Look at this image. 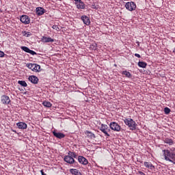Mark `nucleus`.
I'll return each mask as SVG.
<instances>
[{
    "mask_svg": "<svg viewBox=\"0 0 175 175\" xmlns=\"http://www.w3.org/2000/svg\"><path fill=\"white\" fill-rule=\"evenodd\" d=\"M164 159L175 165V148L163 150Z\"/></svg>",
    "mask_w": 175,
    "mask_h": 175,
    "instance_id": "1",
    "label": "nucleus"
},
{
    "mask_svg": "<svg viewBox=\"0 0 175 175\" xmlns=\"http://www.w3.org/2000/svg\"><path fill=\"white\" fill-rule=\"evenodd\" d=\"M68 155H66L64 158V162L66 163H69L70 165H73V163H76L74 158H77V154L75 152H68Z\"/></svg>",
    "mask_w": 175,
    "mask_h": 175,
    "instance_id": "2",
    "label": "nucleus"
},
{
    "mask_svg": "<svg viewBox=\"0 0 175 175\" xmlns=\"http://www.w3.org/2000/svg\"><path fill=\"white\" fill-rule=\"evenodd\" d=\"M123 121L129 128H130L131 131H136V126H137V124L134 121L132 118H124Z\"/></svg>",
    "mask_w": 175,
    "mask_h": 175,
    "instance_id": "3",
    "label": "nucleus"
},
{
    "mask_svg": "<svg viewBox=\"0 0 175 175\" xmlns=\"http://www.w3.org/2000/svg\"><path fill=\"white\" fill-rule=\"evenodd\" d=\"M109 128L111 129V131H114V132L121 131V126H120V124L116 122H111L109 124Z\"/></svg>",
    "mask_w": 175,
    "mask_h": 175,
    "instance_id": "4",
    "label": "nucleus"
},
{
    "mask_svg": "<svg viewBox=\"0 0 175 175\" xmlns=\"http://www.w3.org/2000/svg\"><path fill=\"white\" fill-rule=\"evenodd\" d=\"M26 66L29 69H31V70H33V72H39V70H40V66L36 64H27Z\"/></svg>",
    "mask_w": 175,
    "mask_h": 175,
    "instance_id": "5",
    "label": "nucleus"
},
{
    "mask_svg": "<svg viewBox=\"0 0 175 175\" xmlns=\"http://www.w3.org/2000/svg\"><path fill=\"white\" fill-rule=\"evenodd\" d=\"M125 8L129 12H133L136 10V3L133 1L127 2L125 5Z\"/></svg>",
    "mask_w": 175,
    "mask_h": 175,
    "instance_id": "6",
    "label": "nucleus"
},
{
    "mask_svg": "<svg viewBox=\"0 0 175 175\" xmlns=\"http://www.w3.org/2000/svg\"><path fill=\"white\" fill-rule=\"evenodd\" d=\"M100 131L103 132L105 135V136H107V137H110V134H109L108 132H110V129H109V126L107 124H101V127L100 128Z\"/></svg>",
    "mask_w": 175,
    "mask_h": 175,
    "instance_id": "7",
    "label": "nucleus"
},
{
    "mask_svg": "<svg viewBox=\"0 0 175 175\" xmlns=\"http://www.w3.org/2000/svg\"><path fill=\"white\" fill-rule=\"evenodd\" d=\"M20 20H21V23H23V24H25V25H27V24H29V23H31L29 16H28L27 15L21 16Z\"/></svg>",
    "mask_w": 175,
    "mask_h": 175,
    "instance_id": "8",
    "label": "nucleus"
},
{
    "mask_svg": "<svg viewBox=\"0 0 175 175\" xmlns=\"http://www.w3.org/2000/svg\"><path fill=\"white\" fill-rule=\"evenodd\" d=\"M1 100L3 105H9V103H10V98L6 95H3L1 97Z\"/></svg>",
    "mask_w": 175,
    "mask_h": 175,
    "instance_id": "9",
    "label": "nucleus"
},
{
    "mask_svg": "<svg viewBox=\"0 0 175 175\" xmlns=\"http://www.w3.org/2000/svg\"><path fill=\"white\" fill-rule=\"evenodd\" d=\"M36 13L37 16H43L44 13H46V10L42 7H37L36 8Z\"/></svg>",
    "mask_w": 175,
    "mask_h": 175,
    "instance_id": "10",
    "label": "nucleus"
},
{
    "mask_svg": "<svg viewBox=\"0 0 175 175\" xmlns=\"http://www.w3.org/2000/svg\"><path fill=\"white\" fill-rule=\"evenodd\" d=\"M52 133L53 135V136H55V137H56L57 139H64L65 137V134L62 133H57V131H52Z\"/></svg>",
    "mask_w": 175,
    "mask_h": 175,
    "instance_id": "11",
    "label": "nucleus"
},
{
    "mask_svg": "<svg viewBox=\"0 0 175 175\" xmlns=\"http://www.w3.org/2000/svg\"><path fill=\"white\" fill-rule=\"evenodd\" d=\"M78 161L79 162V163H81V165H88V160L83 156L78 157Z\"/></svg>",
    "mask_w": 175,
    "mask_h": 175,
    "instance_id": "12",
    "label": "nucleus"
},
{
    "mask_svg": "<svg viewBox=\"0 0 175 175\" xmlns=\"http://www.w3.org/2000/svg\"><path fill=\"white\" fill-rule=\"evenodd\" d=\"M29 81H31L33 84H38L39 83V78L35 75H31L29 77Z\"/></svg>",
    "mask_w": 175,
    "mask_h": 175,
    "instance_id": "13",
    "label": "nucleus"
},
{
    "mask_svg": "<svg viewBox=\"0 0 175 175\" xmlns=\"http://www.w3.org/2000/svg\"><path fill=\"white\" fill-rule=\"evenodd\" d=\"M41 42H43V43H52L54 42V39L51 37L42 36L41 38Z\"/></svg>",
    "mask_w": 175,
    "mask_h": 175,
    "instance_id": "14",
    "label": "nucleus"
},
{
    "mask_svg": "<svg viewBox=\"0 0 175 175\" xmlns=\"http://www.w3.org/2000/svg\"><path fill=\"white\" fill-rule=\"evenodd\" d=\"M81 19L82 20V21H83V23L85 25H90L91 24V21L90 20V17L84 15V16H82L81 17Z\"/></svg>",
    "mask_w": 175,
    "mask_h": 175,
    "instance_id": "15",
    "label": "nucleus"
},
{
    "mask_svg": "<svg viewBox=\"0 0 175 175\" xmlns=\"http://www.w3.org/2000/svg\"><path fill=\"white\" fill-rule=\"evenodd\" d=\"M75 5L77 9H85V4L81 0L77 3H75Z\"/></svg>",
    "mask_w": 175,
    "mask_h": 175,
    "instance_id": "16",
    "label": "nucleus"
},
{
    "mask_svg": "<svg viewBox=\"0 0 175 175\" xmlns=\"http://www.w3.org/2000/svg\"><path fill=\"white\" fill-rule=\"evenodd\" d=\"M16 126H18V129H27V125L25 124V122H20L16 124Z\"/></svg>",
    "mask_w": 175,
    "mask_h": 175,
    "instance_id": "17",
    "label": "nucleus"
},
{
    "mask_svg": "<svg viewBox=\"0 0 175 175\" xmlns=\"http://www.w3.org/2000/svg\"><path fill=\"white\" fill-rule=\"evenodd\" d=\"M144 165L146 167H147V169H151L152 170V169H155V166H154V165H152V163H151V162L145 161L144 163Z\"/></svg>",
    "mask_w": 175,
    "mask_h": 175,
    "instance_id": "18",
    "label": "nucleus"
},
{
    "mask_svg": "<svg viewBox=\"0 0 175 175\" xmlns=\"http://www.w3.org/2000/svg\"><path fill=\"white\" fill-rule=\"evenodd\" d=\"M121 75L125 76V77H127V79H132V74H131V72H128L127 70L122 71Z\"/></svg>",
    "mask_w": 175,
    "mask_h": 175,
    "instance_id": "19",
    "label": "nucleus"
},
{
    "mask_svg": "<svg viewBox=\"0 0 175 175\" xmlns=\"http://www.w3.org/2000/svg\"><path fill=\"white\" fill-rule=\"evenodd\" d=\"M163 142L164 143H166V144H169V146H173V144H174V142L170 138H164Z\"/></svg>",
    "mask_w": 175,
    "mask_h": 175,
    "instance_id": "20",
    "label": "nucleus"
},
{
    "mask_svg": "<svg viewBox=\"0 0 175 175\" xmlns=\"http://www.w3.org/2000/svg\"><path fill=\"white\" fill-rule=\"evenodd\" d=\"M85 133L87 135L88 137H90V139H95L96 137L95 134L91 131H86Z\"/></svg>",
    "mask_w": 175,
    "mask_h": 175,
    "instance_id": "21",
    "label": "nucleus"
},
{
    "mask_svg": "<svg viewBox=\"0 0 175 175\" xmlns=\"http://www.w3.org/2000/svg\"><path fill=\"white\" fill-rule=\"evenodd\" d=\"M70 172L73 175H81V172H80L77 169H70Z\"/></svg>",
    "mask_w": 175,
    "mask_h": 175,
    "instance_id": "22",
    "label": "nucleus"
},
{
    "mask_svg": "<svg viewBox=\"0 0 175 175\" xmlns=\"http://www.w3.org/2000/svg\"><path fill=\"white\" fill-rule=\"evenodd\" d=\"M42 105L44 106V107H51L53 106V104L49 101H44Z\"/></svg>",
    "mask_w": 175,
    "mask_h": 175,
    "instance_id": "23",
    "label": "nucleus"
},
{
    "mask_svg": "<svg viewBox=\"0 0 175 175\" xmlns=\"http://www.w3.org/2000/svg\"><path fill=\"white\" fill-rule=\"evenodd\" d=\"M138 66H139V68H146L147 67V63H146L144 62H138Z\"/></svg>",
    "mask_w": 175,
    "mask_h": 175,
    "instance_id": "24",
    "label": "nucleus"
},
{
    "mask_svg": "<svg viewBox=\"0 0 175 175\" xmlns=\"http://www.w3.org/2000/svg\"><path fill=\"white\" fill-rule=\"evenodd\" d=\"M18 84H20L22 87H27L28 84H27V82L25 81H18Z\"/></svg>",
    "mask_w": 175,
    "mask_h": 175,
    "instance_id": "25",
    "label": "nucleus"
},
{
    "mask_svg": "<svg viewBox=\"0 0 175 175\" xmlns=\"http://www.w3.org/2000/svg\"><path fill=\"white\" fill-rule=\"evenodd\" d=\"M21 50H23V51H25V53H29V48H28L27 46H21Z\"/></svg>",
    "mask_w": 175,
    "mask_h": 175,
    "instance_id": "26",
    "label": "nucleus"
},
{
    "mask_svg": "<svg viewBox=\"0 0 175 175\" xmlns=\"http://www.w3.org/2000/svg\"><path fill=\"white\" fill-rule=\"evenodd\" d=\"M170 111H171V110L169 107H166L164 108L165 114H170Z\"/></svg>",
    "mask_w": 175,
    "mask_h": 175,
    "instance_id": "27",
    "label": "nucleus"
},
{
    "mask_svg": "<svg viewBox=\"0 0 175 175\" xmlns=\"http://www.w3.org/2000/svg\"><path fill=\"white\" fill-rule=\"evenodd\" d=\"M92 9H99V5L98 4L93 3L91 6Z\"/></svg>",
    "mask_w": 175,
    "mask_h": 175,
    "instance_id": "28",
    "label": "nucleus"
},
{
    "mask_svg": "<svg viewBox=\"0 0 175 175\" xmlns=\"http://www.w3.org/2000/svg\"><path fill=\"white\" fill-rule=\"evenodd\" d=\"M32 33L31 32L24 31L23 36H26L27 38H29Z\"/></svg>",
    "mask_w": 175,
    "mask_h": 175,
    "instance_id": "29",
    "label": "nucleus"
},
{
    "mask_svg": "<svg viewBox=\"0 0 175 175\" xmlns=\"http://www.w3.org/2000/svg\"><path fill=\"white\" fill-rule=\"evenodd\" d=\"M53 29H55L56 31H59V27H58V25H54L53 27H52Z\"/></svg>",
    "mask_w": 175,
    "mask_h": 175,
    "instance_id": "30",
    "label": "nucleus"
},
{
    "mask_svg": "<svg viewBox=\"0 0 175 175\" xmlns=\"http://www.w3.org/2000/svg\"><path fill=\"white\" fill-rule=\"evenodd\" d=\"M29 54H31V55H36V52L32 51V50H29Z\"/></svg>",
    "mask_w": 175,
    "mask_h": 175,
    "instance_id": "31",
    "label": "nucleus"
},
{
    "mask_svg": "<svg viewBox=\"0 0 175 175\" xmlns=\"http://www.w3.org/2000/svg\"><path fill=\"white\" fill-rule=\"evenodd\" d=\"M5 57V53L3 51H0V57L2 58Z\"/></svg>",
    "mask_w": 175,
    "mask_h": 175,
    "instance_id": "32",
    "label": "nucleus"
},
{
    "mask_svg": "<svg viewBox=\"0 0 175 175\" xmlns=\"http://www.w3.org/2000/svg\"><path fill=\"white\" fill-rule=\"evenodd\" d=\"M135 57H137V58H140L142 56H140V55H139V53H135Z\"/></svg>",
    "mask_w": 175,
    "mask_h": 175,
    "instance_id": "33",
    "label": "nucleus"
},
{
    "mask_svg": "<svg viewBox=\"0 0 175 175\" xmlns=\"http://www.w3.org/2000/svg\"><path fill=\"white\" fill-rule=\"evenodd\" d=\"M139 174L140 175H146V174H144V172H142V171H139L138 172Z\"/></svg>",
    "mask_w": 175,
    "mask_h": 175,
    "instance_id": "34",
    "label": "nucleus"
},
{
    "mask_svg": "<svg viewBox=\"0 0 175 175\" xmlns=\"http://www.w3.org/2000/svg\"><path fill=\"white\" fill-rule=\"evenodd\" d=\"M40 173H41L42 175H47V174H44V172L43 170H40Z\"/></svg>",
    "mask_w": 175,
    "mask_h": 175,
    "instance_id": "35",
    "label": "nucleus"
},
{
    "mask_svg": "<svg viewBox=\"0 0 175 175\" xmlns=\"http://www.w3.org/2000/svg\"><path fill=\"white\" fill-rule=\"evenodd\" d=\"M0 12L2 13V10L0 9Z\"/></svg>",
    "mask_w": 175,
    "mask_h": 175,
    "instance_id": "36",
    "label": "nucleus"
},
{
    "mask_svg": "<svg viewBox=\"0 0 175 175\" xmlns=\"http://www.w3.org/2000/svg\"><path fill=\"white\" fill-rule=\"evenodd\" d=\"M173 53H175V49H174Z\"/></svg>",
    "mask_w": 175,
    "mask_h": 175,
    "instance_id": "37",
    "label": "nucleus"
},
{
    "mask_svg": "<svg viewBox=\"0 0 175 175\" xmlns=\"http://www.w3.org/2000/svg\"><path fill=\"white\" fill-rule=\"evenodd\" d=\"M13 132H16L15 131H13Z\"/></svg>",
    "mask_w": 175,
    "mask_h": 175,
    "instance_id": "38",
    "label": "nucleus"
}]
</instances>
